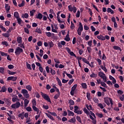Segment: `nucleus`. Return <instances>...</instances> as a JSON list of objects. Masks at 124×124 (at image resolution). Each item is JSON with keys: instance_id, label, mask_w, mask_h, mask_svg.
<instances>
[{"instance_id": "f257e3e1", "label": "nucleus", "mask_w": 124, "mask_h": 124, "mask_svg": "<svg viewBox=\"0 0 124 124\" xmlns=\"http://www.w3.org/2000/svg\"><path fill=\"white\" fill-rule=\"evenodd\" d=\"M104 102L106 103L107 105H108V106L110 105V103L111 107L114 105V103H113V100L110 97H107L104 98Z\"/></svg>"}, {"instance_id": "f03ea898", "label": "nucleus", "mask_w": 124, "mask_h": 124, "mask_svg": "<svg viewBox=\"0 0 124 124\" xmlns=\"http://www.w3.org/2000/svg\"><path fill=\"white\" fill-rule=\"evenodd\" d=\"M90 114H91V115H89V117L90 119L93 121V124H96V117L95 116V114H94V113L92 111H90Z\"/></svg>"}, {"instance_id": "7ed1b4c3", "label": "nucleus", "mask_w": 124, "mask_h": 124, "mask_svg": "<svg viewBox=\"0 0 124 124\" xmlns=\"http://www.w3.org/2000/svg\"><path fill=\"white\" fill-rule=\"evenodd\" d=\"M51 31H52V32L58 33V30H59L58 24H51Z\"/></svg>"}, {"instance_id": "20e7f679", "label": "nucleus", "mask_w": 124, "mask_h": 124, "mask_svg": "<svg viewBox=\"0 0 124 124\" xmlns=\"http://www.w3.org/2000/svg\"><path fill=\"white\" fill-rule=\"evenodd\" d=\"M98 76L103 79V81H104V82H106L107 77H106L105 74H104L103 72H99L98 73Z\"/></svg>"}, {"instance_id": "39448f33", "label": "nucleus", "mask_w": 124, "mask_h": 124, "mask_svg": "<svg viewBox=\"0 0 124 124\" xmlns=\"http://www.w3.org/2000/svg\"><path fill=\"white\" fill-rule=\"evenodd\" d=\"M21 93H22L25 98H30V94H29L28 90L26 89H22L21 90Z\"/></svg>"}, {"instance_id": "423d86ee", "label": "nucleus", "mask_w": 124, "mask_h": 124, "mask_svg": "<svg viewBox=\"0 0 124 124\" xmlns=\"http://www.w3.org/2000/svg\"><path fill=\"white\" fill-rule=\"evenodd\" d=\"M24 50L21 48V47L18 46L16 48L15 53L16 55H20L21 53H23Z\"/></svg>"}, {"instance_id": "0eeeda50", "label": "nucleus", "mask_w": 124, "mask_h": 124, "mask_svg": "<svg viewBox=\"0 0 124 124\" xmlns=\"http://www.w3.org/2000/svg\"><path fill=\"white\" fill-rule=\"evenodd\" d=\"M41 95L43 98H44V99L46 100V101H48V102H50V103H51V99H50V97H49V95L43 93H41Z\"/></svg>"}, {"instance_id": "6e6552de", "label": "nucleus", "mask_w": 124, "mask_h": 124, "mask_svg": "<svg viewBox=\"0 0 124 124\" xmlns=\"http://www.w3.org/2000/svg\"><path fill=\"white\" fill-rule=\"evenodd\" d=\"M20 106H21V104L20 102H17L16 104H12L11 105V108H13V109H18Z\"/></svg>"}, {"instance_id": "1a4fd4ad", "label": "nucleus", "mask_w": 124, "mask_h": 124, "mask_svg": "<svg viewBox=\"0 0 124 124\" xmlns=\"http://www.w3.org/2000/svg\"><path fill=\"white\" fill-rule=\"evenodd\" d=\"M17 78V77H9L7 78V81H13V82H15V81H16Z\"/></svg>"}, {"instance_id": "9d476101", "label": "nucleus", "mask_w": 124, "mask_h": 124, "mask_svg": "<svg viewBox=\"0 0 124 124\" xmlns=\"http://www.w3.org/2000/svg\"><path fill=\"white\" fill-rule=\"evenodd\" d=\"M66 43L64 41H62L60 43H58V46L59 48H62V46H65Z\"/></svg>"}, {"instance_id": "9b49d317", "label": "nucleus", "mask_w": 124, "mask_h": 124, "mask_svg": "<svg viewBox=\"0 0 124 124\" xmlns=\"http://www.w3.org/2000/svg\"><path fill=\"white\" fill-rule=\"evenodd\" d=\"M46 35L47 37H52V38H54L55 37V34L54 33H51L50 32H46Z\"/></svg>"}, {"instance_id": "f8f14e48", "label": "nucleus", "mask_w": 124, "mask_h": 124, "mask_svg": "<svg viewBox=\"0 0 124 124\" xmlns=\"http://www.w3.org/2000/svg\"><path fill=\"white\" fill-rule=\"evenodd\" d=\"M43 17L42 14L38 13V14L35 15V19H39V20H41Z\"/></svg>"}, {"instance_id": "ddd939ff", "label": "nucleus", "mask_w": 124, "mask_h": 124, "mask_svg": "<svg viewBox=\"0 0 124 124\" xmlns=\"http://www.w3.org/2000/svg\"><path fill=\"white\" fill-rule=\"evenodd\" d=\"M3 100L5 101L7 105H10V104H11V102H10V100H9V99L5 98L3 99Z\"/></svg>"}, {"instance_id": "4468645a", "label": "nucleus", "mask_w": 124, "mask_h": 124, "mask_svg": "<svg viewBox=\"0 0 124 124\" xmlns=\"http://www.w3.org/2000/svg\"><path fill=\"white\" fill-rule=\"evenodd\" d=\"M16 41L18 44H22V43L23 42V41L22 40V37H17L16 39Z\"/></svg>"}, {"instance_id": "2eb2a0df", "label": "nucleus", "mask_w": 124, "mask_h": 124, "mask_svg": "<svg viewBox=\"0 0 124 124\" xmlns=\"http://www.w3.org/2000/svg\"><path fill=\"white\" fill-rule=\"evenodd\" d=\"M64 40L68 42V41H70V38L69 37V32H68L67 34L66 35L65 37L64 38Z\"/></svg>"}, {"instance_id": "dca6fc26", "label": "nucleus", "mask_w": 124, "mask_h": 124, "mask_svg": "<svg viewBox=\"0 0 124 124\" xmlns=\"http://www.w3.org/2000/svg\"><path fill=\"white\" fill-rule=\"evenodd\" d=\"M97 38L99 40H105V37L102 35H98Z\"/></svg>"}, {"instance_id": "f3484780", "label": "nucleus", "mask_w": 124, "mask_h": 124, "mask_svg": "<svg viewBox=\"0 0 124 124\" xmlns=\"http://www.w3.org/2000/svg\"><path fill=\"white\" fill-rule=\"evenodd\" d=\"M45 114L46 116H47V117L49 118V119H50L52 121H55V119H54V117H53V116H52L50 114H49L47 113H45Z\"/></svg>"}, {"instance_id": "a211bd4d", "label": "nucleus", "mask_w": 124, "mask_h": 124, "mask_svg": "<svg viewBox=\"0 0 124 124\" xmlns=\"http://www.w3.org/2000/svg\"><path fill=\"white\" fill-rule=\"evenodd\" d=\"M14 16L16 18V19H18V18H20V15H19V13L18 12H15L14 14Z\"/></svg>"}, {"instance_id": "6ab92c4d", "label": "nucleus", "mask_w": 124, "mask_h": 124, "mask_svg": "<svg viewBox=\"0 0 124 124\" xmlns=\"http://www.w3.org/2000/svg\"><path fill=\"white\" fill-rule=\"evenodd\" d=\"M6 91H7V88H6L5 86H2L0 91V93H5Z\"/></svg>"}, {"instance_id": "aec40b11", "label": "nucleus", "mask_w": 124, "mask_h": 124, "mask_svg": "<svg viewBox=\"0 0 124 124\" xmlns=\"http://www.w3.org/2000/svg\"><path fill=\"white\" fill-rule=\"evenodd\" d=\"M85 106L86 108L88 109V110H89V111H91V110H93V107H92L91 104L90 105L86 104Z\"/></svg>"}, {"instance_id": "412c9836", "label": "nucleus", "mask_w": 124, "mask_h": 124, "mask_svg": "<svg viewBox=\"0 0 124 124\" xmlns=\"http://www.w3.org/2000/svg\"><path fill=\"white\" fill-rule=\"evenodd\" d=\"M32 108L33 110H34V111H35V112H37V114H38V113H39V109L36 108L35 106H32Z\"/></svg>"}, {"instance_id": "4be33fe9", "label": "nucleus", "mask_w": 124, "mask_h": 124, "mask_svg": "<svg viewBox=\"0 0 124 124\" xmlns=\"http://www.w3.org/2000/svg\"><path fill=\"white\" fill-rule=\"evenodd\" d=\"M56 80L57 81L58 83V85L59 87H62V81H61V79L59 78H56Z\"/></svg>"}, {"instance_id": "5701e85b", "label": "nucleus", "mask_w": 124, "mask_h": 124, "mask_svg": "<svg viewBox=\"0 0 124 124\" xmlns=\"http://www.w3.org/2000/svg\"><path fill=\"white\" fill-rule=\"evenodd\" d=\"M67 112L68 116H73L75 115L74 112H73V111L69 110V109H67Z\"/></svg>"}, {"instance_id": "b1692460", "label": "nucleus", "mask_w": 124, "mask_h": 124, "mask_svg": "<svg viewBox=\"0 0 124 124\" xmlns=\"http://www.w3.org/2000/svg\"><path fill=\"white\" fill-rule=\"evenodd\" d=\"M108 13H110V14H114V11L111 9L110 8H108L107 10Z\"/></svg>"}, {"instance_id": "393cba45", "label": "nucleus", "mask_w": 124, "mask_h": 124, "mask_svg": "<svg viewBox=\"0 0 124 124\" xmlns=\"http://www.w3.org/2000/svg\"><path fill=\"white\" fill-rule=\"evenodd\" d=\"M30 103V100L25 99L24 100V106L25 107H27V106H28V104H29V103Z\"/></svg>"}, {"instance_id": "a878e982", "label": "nucleus", "mask_w": 124, "mask_h": 124, "mask_svg": "<svg viewBox=\"0 0 124 124\" xmlns=\"http://www.w3.org/2000/svg\"><path fill=\"white\" fill-rule=\"evenodd\" d=\"M57 21H58L59 23H60L61 24L62 23H64V21L61 19V17H60V16H57Z\"/></svg>"}, {"instance_id": "bb28decb", "label": "nucleus", "mask_w": 124, "mask_h": 124, "mask_svg": "<svg viewBox=\"0 0 124 124\" xmlns=\"http://www.w3.org/2000/svg\"><path fill=\"white\" fill-rule=\"evenodd\" d=\"M16 20L17 21L18 25H20V26H22V25L21 24H22V23H23V20H22V19L20 17L16 18Z\"/></svg>"}, {"instance_id": "cd10ccee", "label": "nucleus", "mask_w": 124, "mask_h": 124, "mask_svg": "<svg viewBox=\"0 0 124 124\" xmlns=\"http://www.w3.org/2000/svg\"><path fill=\"white\" fill-rule=\"evenodd\" d=\"M22 18H25L26 19H28L29 18V14L27 13H25V14H23L21 16Z\"/></svg>"}, {"instance_id": "c85d7f7f", "label": "nucleus", "mask_w": 124, "mask_h": 124, "mask_svg": "<svg viewBox=\"0 0 124 124\" xmlns=\"http://www.w3.org/2000/svg\"><path fill=\"white\" fill-rule=\"evenodd\" d=\"M5 8L7 12L10 10V6H9L8 4H5Z\"/></svg>"}, {"instance_id": "c756f323", "label": "nucleus", "mask_w": 124, "mask_h": 124, "mask_svg": "<svg viewBox=\"0 0 124 124\" xmlns=\"http://www.w3.org/2000/svg\"><path fill=\"white\" fill-rule=\"evenodd\" d=\"M25 0H22L21 3L18 4L19 7H23V6H25Z\"/></svg>"}, {"instance_id": "7c9ffc66", "label": "nucleus", "mask_w": 124, "mask_h": 124, "mask_svg": "<svg viewBox=\"0 0 124 124\" xmlns=\"http://www.w3.org/2000/svg\"><path fill=\"white\" fill-rule=\"evenodd\" d=\"M101 85L104 88H108V86H107V84L105 83V82L101 81Z\"/></svg>"}, {"instance_id": "2f4dec72", "label": "nucleus", "mask_w": 124, "mask_h": 124, "mask_svg": "<svg viewBox=\"0 0 124 124\" xmlns=\"http://www.w3.org/2000/svg\"><path fill=\"white\" fill-rule=\"evenodd\" d=\"M75 122H76V118H75V117H74L69 120V123H74Z\"/></svg>"}, {"instance_id": "473e14b6", "label": "nucleus", "mask_w": 124, "mask_h": 124, "mask_svg": "<svg viewBox=\"0 0 124 124\" xmlns=\"http://www.w3.org/2000/svg\"><path fill=\"white\" fill-rule=\"evenodd\" d=\"M78 30L83 31V25H82V23H81V22L79 23V26Z\"/></svg>"}, {"instance_id": "72a5a7b5", "label": "nucleus", "mask_w": 124, "mask_h": 124, "mask_svg": "<svg viewBox=\"0 0 124 124\" xmlns=\"http://www.w3.org/2000/svg\"><path fill=\"white\" fill-rule=\"evenodd\" d=\"M86 97L87 98L88 100L91 101V93H86Z\"/></svg>"}, {"instance_id": "f704fd0d", "label": "nucleus", "mask_w": 124, "mask_h": 124, "mask_svg": "<svg viewBox=\"0 0 124 124\" xmlns=\"http://www.w3.org/2000/svg\"><path fill=\"white\" fill-rule=\"evenodd\" d=\"M96 116H97L98 118H103V114L102 113H99L98 112H97L95 113Z\"/></svg>"}, {"instance_id": "c9c22d12", "label": "nucleus", "mask_w": 124, "mask_h": 124, "mask_svg": "<svg viewBox=\"0 0 124 124\" xmlns=\"http://www.w3.org/2000/svg\"><path fill=\"white\" fill-rule=\"evenodd\" d=\"M7 72L9 75H15V74H16V72H12L10 70H8Z\"/></svg>"}, {"instance_id": "e433bc0d", "label": "nucleus", "mask_w": 124, "mask_h": 124, "mask_svg": "<svg viewBox=\"0 0 124 124\" xmlns=\"http://www.w3.org/2000/svg\"><path fill=\"white\" fill-rule=\"evenodd\" d=\"M68 103L70 104L69 106L74 105L75 104L74 101H73L72 99L69 100Z\"/></svg>"}, {"instance_id": "4c0bfd02", "label": "nucleus", "mask_w": 124, "mask_h": 124, "mask_svg": "<svg viewBox=\"0 0 124 124\" xmlns=\"http://www.w3.org/2000/svg\"><path fill=\"white\" fill-rule=\"evenodd\" d=\"M1 44H2V45H4L5 46H6V47H7V46H9V44L6 41L2 42Z\"/></svg>"}, {"instance_id": "58836bf2", "label": "nucleus", "mask_w": 124, "mask_h": 124, "mask_svg": "<svg viewBox=\"0 0 124 124\" xmlns=\"http://www.w3.org/2000/svg\"><path fill=\"white\" fill-rule=\"evenodd\" d=\"M82 61L83 62H85V63H87V64H90V62L85 58H82Z\"/></svg>"}, {"instance_id": "ea45409f", "label": "nucleus", "mask_w": 124, "mask_h": 124, "mask_svg": "<svg viewBox=\"0 0 124 124\" xmlns=\"http://www.w3.org/2000/svg\"><path fill=\"white\" fill-rule=\"evenodd\" d=\"M26 89L28 90V91H29V92H31V85H27L26 86Z\"/></svg>"}, {"instance_id": "a19ab883", "label": "nucleus", "mask_w": 124, "mask_h": 124, "mask_svg": "<svg viewBox=\"0 0 124 124\" xmlns=\"http://www.w3.org/2000/svg\"><path fill=\"white\" fill-rule=\"evenodd\" d=\"M12 101L13 102H16V101H19V99L18 98V97L16 96L12 98Z\"/></svg>"}, {"instance_id": "79ce46f5", "label": "nucleus", "mask_w": 124, "mask_h": 124, "mask_svg": "<svg viewBox=\"0 0 124 124\" xmlns=\"http://www.w3.org/2000/svg\"><path fill=\"white\" fill-rule=\"evenodd\" d=\"M113 49L115 50H120V51H122V48L120 47V46H113Z\"/></svg>"}, {"instance_id": "37998d69", "label": "nucleus", "mask_w": 124, "mask_h": 124, "mask_svg": "<svg viewBox=\"0 0 124 124\" xmlns=\"http://www.w3.org/2000/svg\"><path fill=\"white\" fill-rule=\"evenodd\" d=\"M68 10L69 11H70V12H72L73 11V7H72V5H70L68 6Z\"/></svg>"}, {"instance_id": "c03bdc74", "label": "nucleus", "mask_w": 124, "mask_h": 124, "mask_svg": "<svg viewBox=\"0 0 124 124\" xmlns=\"http://www.w3.org/2000/svg\"><path fill=\"white\" fill-rule=\"evenodd\" d=\"M64 73L67 75V76L68 77V78H69V79H72L73 78L72 75H71L70 74H68L65 71H64Z\"/></svg>"}, {"instance_id": "a18cd8bd", "label": "nucleus", "mask_w": 124, "mask_h": 124, "mask_svg": "<svg viewBox=\"0 0 124 124\" xmlns=\"http://www.w3.org/2000/svg\"><path fill=\"white\" fill-rule=\"evenodd\" d=\"M30 16H32L33 15H34V13H35V10H32L30 11Z\"/></svg>"}, {"instance_id": "49530a36", "label": "nucleus", "mask_w": 124, "mask_h": 124, "mask_svg": "<svg viewBox=\"0 0 124 124\" xmlns=\"http://www.w3.org/2000/svg\"><path fill=\"white\" fill-rule=\"evenodd\" d=\"M76 119L78 122V123H80V124H82V120H81V117L80 116H77Z\"/></svg>"}, {"instance_id": "de8ad7c7", "label": "nucleus", "mask_w": 124, "mask_h": 124, "mask_svg": "<svg viewBox=\"0 0 124 124\" xmlns=\"http://www.w3.org/2000/svg\"><path fill=\"white\" fill-rule=\"evenodd\" d=\"M90 77L91 78H96V77H97V74L92 73V74L90 75Z\"/></svg>"}, {"instance_id": "09e8293b", "label": "nucleus", "mask_w": 124, "mask_h": 124, "mask_svg": "<svg viewBox=\"0 0 124 124\" xmlns=\"http://www.w3.org/2000/svg\"><path fill=\"white\" fill-rule=\"evenodd\" d=\"M26 66L28 69H29V70H31V64H29V63L27 62Z\"/></svg>"}, {"instance_id": "8fccbe9b", "label": "nucleus", "mask_w": 124, "mask_h": 124, "mask_svg": "<svg viewBox=\"0 0 124 124\" xmlns=\"http://www.w3.org/2000/svg\"><path fill=\"white\" fill-rule=\"evenodd\" d=\"M75 113H76V114H78V115H82L83 111L82 110H78L76 111H75Z\"/></svg>"}, {"instance_id": "3c124183", "label": "nucleus", "mask_w": 124, "mask_h": 124, "mask_svg": "<svg viewBox=\"0 0 124 124\" xmlns=\"http://www.w3.org/2000/svg\"><path fill=\"white\" fill-rule=\"evenodd\" d=\"M18 118H20L21 120H24V118H25V116L23 113H20L18 114Z\"/></svg>"}, {"instance_id": "603ef678", "label": "nucleus", "mask_w": 124, "mask_h": 124, "mask_svg": "<svg viewBox=\"0 0 124 124\" xmlns=\"http://www.w3.org/2000/svg\"><path fill=\"white\" fill-rule=\"evenodd\" d=\"M48 113H49V114H50V115H51L52 116H54V117H57V113H56V112H52L48 111Z\"/></svg>"}, {"instance_id": "864d4df0", "label": "nucleus", "mask_w": 124, "mask_h": 124, "mask_svg": "<svg viewBox=\"0 0 124 124\" xmlns=\"http://www.w3.org/2000/svg\"><path fill=\"white\" fill-rule=\"evenodd\" d=\"M101 69H102L103 70H104V71H105V72H107V69L106 68V67L102 65L101 66Z\"/></svg>"}, {"instance_id": "5fc2aeb1", "label": "nucleus", "mask_w": 124, "mask_h": 124, "mask_svg": "<svg viewBox=\"0 0 124 124\" xmlns=\"http://www.w3.org/2000/svg\"><path fill=\"white\" fill-rule=\"evenodd\" d=\"M50 73L52 74V75H55V74H56V71L52 68H50Z\"/></svg>"}, {"instance_id": "6e6d98bb", "label": "nucleus", "mask_w": 124, "mask_h": 124, "mask_svg": "<svg viewBox=\"0 0 124 124\" xmlns=\"http://www.w3.org/2000/svg\"><path fill=\"white\" fill-rule=\"evenodd\" d=\"M32 106H36V101H35V99H32Z\"/></svg>"}, {"instance_id": "4d7b16f0", "label": "nucleus", "mask_w": 124, "mask_h": 124, "mask_svg": "<svg viewBox=\"0 0 124 124\" xmlns=\"http://www.w3.org/2000/svg\"><path fill=\"white\" fill-rule=\"evenodd\" d=\"M48 45H49L50 48H52V47H54V43L53 42L50 41L48 43Z\"/></svg>"}, {"instance_id": "13d9d810", "label": "nucleus", "mask_w": 124, "mask_h": 124, "mask_svg": "<svg viewBox=\"0 0 124 124\" xmlns=\"http://www.w3.org/2000/svg\"><path fill=\"white\" fill-rule=\"evenodd\" d=\"M24 31L26 33H27V34H30V31H29V29L24 28Z\"/></svg>"}, {"instance_id": "bf43d9fd", "label": "nucleus", "mask_w": 124, "mask_h": 124, "mask_svg": "<svg viewBox=\"0 0 124 124\" xmlns=\"http://www.w3.org/2000/svg\"><path fill=\"white\" fill-rule=\"evenodd\" d=\"M76 88H77V84H75L73 85V86L71 88L72 91H75L76 90Z\"/></svg>"}, {"instance_id": "052dcab7", "label": "nucleus", "mask_w": 124, "mask_h": 124, "mask_svg": "<svg viewBox=\"0 0 124 124\" xmlns=\"http://www.w3.org/2000/svg\"><path fill=\"white\" fill-rule=\"evenodd\" d=\"M94 102L95 103L98 104V102H99V101L98 100V99H97L96 97H94L93 98Z\"/></svg>"}, {"instance_id": "680f3d73", "label": "nucleus", "mask_w": 124, "mask_h": 124, "mask_svg": "<svg viewBox=\"0 0 124 124\" xmlns=\"http://www.w3.org/2000/svg\"><path fill=\"white\" fill-rule=\"evenodd\" d=\"M81 86L82 87L83 89H87V84H86V83H82Z\"/></svg>"}, {"instance_id": "e2e57ef3", "label": "nucleus", "mask_w": 124, "mask_h": 124, "mask_svg": "<svg viewBox=\"0 0 124 124\" xmlns=\"http://www.w3.org/2000/svg\"><path fill=\"white\" fill-rule=\"evenodd\" d=\"M0 73L3 74L4 73V68L3 67H0Z\"/></svg>"}, {"instance_id": "0e129e2a", "label": "nucleus", "mask_w": 124, "mask_h": 124, "mask_svg": "<svg viewBox=\"0 0 124 124\" xmlns=\"http://www.w3.org/2000/svg\"><path fill=\"white\" fill-rule=\"evenodd\" d=\"M0 54L2 57H3L4 56H7V53L3 52L2 51H0Z\"/></svg>"}, {"instance_id": "69168bd1", "label": "nucleus", "mask_w": 124, "mask_h": 124, "mask_svg": "<svg viewBox=\"0 0 124 124\" xmlns=\"http://www.w3.org/2000/svg\"><path fill=\"white\" fill-rule=\"evenodd\" d=\"M44 52V51H43V50H42V49H40V54H39V56H40L41 57H42L43 56V55H44L43 52Z\"/></svg>"}, {"instance_id": "338daca9", "label": "nucleus", "mask_w": 124, "mask_h": 124, "mask_svg": "<svg viewBox=\"0 0 124 124\" xmlns=\"http://www.w3.org/2000/svg\"><path fill=\"white\" fill-rule=\"evenodd\" d=\"M2 35H3V36H4V37H9L10 36L9 34L7 33H3Z\"/></svg>"}, {"instance_id": "774afa93", "label": "nucleus", "mask_w": 124, "mask_h": 124, "mask_svg": "<svg viewBox=\"0 0 124 124\" xmlns=\"http://www.w3.org/2000/svg\"><path fill=\"white\" fill-rule=\"evenodd\" d=\"M119 98L121 101H124V94L122 95V96H120Z\"/></svg>"}]
</instances>
